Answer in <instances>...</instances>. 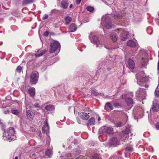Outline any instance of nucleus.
Returning a JSON list of instances; mask_svg holds the SVG:
<instances>
[{
	"label": "nucleus",
	"mask_w": 159,
	"mask_h": 159,
	"mask_svg": "<svg viewBox=\"0 0 159 159\" xmlns=\"http://www.w3.org/2000/svg\"><path fill=\"white\" fill-rule=\"evenodd\" d=\"M116 56H113L112 57H110L108 59L104 61L102 65L99 66L100 70L107 69L109 71L112 69L115 64L116 61Z\"/></svg>",
	"instance_id": "obj_1"
},
{
	"label": "nucleus",
	"mask_w": 159,
	"mask_h": 159,
	"mask_svg": "<svg viewBox=\"0 0 159 159\" xmlns=\"http://www.w3.org/2000/svg\"><path fill=\"white\" fill-rule=\"evenodd\" d=\"M2 129L4 130L3 139L4 140L10 142L16 139L15 131L13 128L10 127L6 130Z\"/></svg>",
	"instance_id": "obj_2"
},
{
	"label": "nucleus",
	"mask_w": 159,
	"mask_h": 159,
	"mask_svg": "<svg viewBox=\"0 0 159 159\" xmlns=\"http://www.w3.org/2000/svg\"><path fill=\"white\" fill-rule=\"evenodd\" d=\"M99 133L106 135L112 134L113 133V128L110 126H103L99 129Z\"/></svg>",
	"instance_id": "obj_3"
},
{
	"label": "nucleus",
	"mask_w": 159,
	"mask_h": 159,
	"mask_svg": "<svg viewBox=\"0 0 159 159\" xmlns=\"http://www.w3.org/2000/svg\"><path fill=\"white\" fill-rule=\"evenodd\" d=\"M136 78L138 80L137 83L139 85L144 86L145 88L148 87V85L145 83L148 81L149 79L148 77H140L139 75L137 74L136 75Z\"/></svg>",
	"instance_id": "obj_4"
},
{
	"label": "nucleus",
	"mask_w": 159,
	"mask_h": 159,
	"mask_svg": "<svg viewBox=\"0 0 159 159\" xmlns=\"http://www.w3.org/2000/svg\"><path fill=\"white\" fill-rule=\"evenodd\" d=\"M60 45L58 42L57 41H53L51 43L50 52L51 53H53L57 51L58 53L60 50Z\"/></svg>",
	"instance_id": "obj_5"
},
{
	"label": "nucleus",
	"mask_w": 159,
	"mask_h": 159,
	"mask_svg": "<svg viewBox=\"0 0 159 159\" xmlns=\"http://www.w3.org/2000/svg\"><path fill=\"white\" fill-rule=\"evenodd\" d=\"M92 34V33H90L89 36V38L91 42L96 45V47L101 48L102 46L101 44H100L98 37L95 35H93Z\"/></svg>",
	"instance_id": "obj_6"
},
{
	"label": "nucleus",
	"mask_w": 159,
	"mask_h": 159,
	"mask_svg": "<svg viewBox=\"0 0 159 159\" xmlns=\"http://www.w3.org/2000/svg\"><path fill=\"white\" fill-rule=\"evenodd\" d=\"M101 24L104 25L105 28L111 29V19L108 16H103L102 18Z\"/></svg>",
	"instance_id": "obj_7"
},
{
	"label": "nucleus",
	"mask_w": 159,
	"mask_h": 159,
	"mask_svg": "<svg viewBox=\"0 0 159 159\" xmlns=\"http://www.w3.org/2000/svg\"><path fill=\"white\" fill-rule=\"evenodd\" d=\"M39 77V74L37 71L32 72L30 76V80L33 84H36L38 81Z\"/></svg>",
	"instance_id": "obj_8"
},
{
	"label": "nucleus",
	"mask_w": 159,
	"mask_h": 159,
	"mask_svg": "<svg viewBox=\"0 0 159 159\" xmlns=\"http://www.w3.org/2000/svg\"><path fill=\"white\" fill-rule=\"evenodd\" d=\"M146 93L144 88H140L136 93V95L142 100L144 99L146 97Z\"/></svg>",
	"instance_id": "obj_9"
},
{
	"label": "nucleus",
	"mask_w": 159,
	"mask_h": 159,
	"mask_svg": "<svg viewBox=\"0 0 159 159\" xmlns=\"http://www.w3.org/2000/svg\"><path fill=\"white\" fill-rule=\"evenodd\" d=\"M120 31L121 32V34H120V37L121 40L122 41H125L127 39H128V33H129L121 29H118L117 30V31Z\"/></svg>",
	"instance_id": "obj_10"
},
{
	"label": "nucleus",
	"mask_w": 159,
	"mask_h": 159,
	"mask_svg": "<svg viewBox=\"0 0 159 159\" xmlns=\"http://www.w3.org/2000/svg\"><path fill=\"white\" fill-rule=\"evenodd\" d=\"M44 124L42 128V132L44 134H47L49 133V126L48 122V119H46L44 121Z\"/></svg>",
	"instance_id": "obj_11"
},
{
	"label": "nucleus",
	"mask_w": 159,
	"mask_h": 159,
	"mask_svg": "<svg viewBox=\"0 0 159 159\" xmlns=\"http://www.w3.org/2000/svg\"><path fill=\"white\" fill-rule=\"evenodd\" d=\"M130 132V130L129 128H126L125 131L123 132L121 134L122 139L123 140H126L128 139L129 133Z\"/></svg>",
	"instance_id": "obj_12"
},
{
	"label": "nucleus",
	"mask_w": 159,
	"mask_h": 159,
	"mask_svg": "<svg viewBox=\"0 0 159 159\" xmlns=\"http://www.w3.org/2000/svg\"><path fill=\"white\" fill-rule=\"evenodd\" d=\"M109 144L113 146H116L119 144L118 139L116 137L111 138L109 142Z\"/></svg>",
	"instance_id": "obj_13"
},
{
	"label": "nucleus",
	"mask_w": 159,
	"mask_h": 159,
	"mask_svg": "<svg viewBox=\"0 0 159 159\" xmlns=\"http://www.w3.org/2000/svg\"><path fill=\"white\" fill-rule=\"evenodd\" d=\"M151 109L154 112H157L159 111V104L157 103L156 101L153 102Z\"/></svg>",
	"instance_id": "obj_14"
},
{
	"label": "nucleus",
	"mask_w": 159,
	"mask_h": 159,
	"mask_svg": "<svg viewBox=\"0 0 159 159\" xmlns=\"http://www.w3.org/2000/svg\"><path fill=\"white\" fill-rule=\"evenodd\" d=\"M135 40V41L131 40H129L127 43V45L133 48H135L137 47H138V43L137 41Z\"/></svg>",
	"instance_id": "obj_15"
},
{
	"label": "nucleus",
	"mask_w": 159,
	"mask_h": 159,
	"mask_svg": "<svg viewBox=\"0 0 159 159\" xmlns=\"http://www.w3.org/2000/svg\"><path fill=\"white\" fill-rule=\"evenodd\" d=\"M78 115L81 118L84 120H87L89 118V115L86 112H79Z\"/></svg>",
	"instance_id": "obj_16"
},
{
	"label": "nucleus",
	"mask_w": 159,
	"mask_h": 159,
	"mask_svg": "<svg viewBox=\"0 0 159 159\" xmlns=\"http://www.w3.org/2000/svg\"><path fill=\"white\" fill-rule=\"evenodd\" d=\"M110 37L111 40L113 42H116L118 39V36L115 31L112 32L110 35Z\"/></svg>",
	"instance_id": "obj_17"
},
{
	"label": "nucleus",
	"mask_w": 159,
	"mask_h": 159,
	"mask_svg": "<svg viewBox=\"0 0 159 159\" xmlns=\"http://www.w3.org/2000/svg\"><path fill=\"white\" fill-rule=\"evenodd\" d=\"M26 115L28 119L30 120H33L34 116V113L31 110H28L27 111Z\"/></svg>",
	"instance_id": "obj_18"
},
{
	"label": "nucleus",
	"mask_w": 159,
	"mask_h": 159,
	"mask_svg": "<svg viewBox=\"0 0 159 159\" xmlns=\"http://www.w3.org/2000/svg\"><path fill=\"white\" fill-rule=\"evenodd\" d=\"M127 66L130 69H134L135 66V63L134 61L130 59H129Z\"/></svg>",
	"instance_id": "obj_19"
},
{
	"label": "nucleus",
	"mask_w": 159,
	"mask_h": 159,
	"mask_svg": "<svg viewBox=\"0 0 159 159\" xmlns=\"http://www.w3.org/2000/svg\"><path fill=\"white\" fill-rule=\"evenodd\" d=\"M80 153V150L79 148H77L73 151V155L71 154H68V156H69V155H70V158H71V159H72L76 156L79 155Z\"/></svg>",
	"instance_id": "obj_20"
},
{
	"label": "nucleus",
	"mask_w": 159,
	"mask_h": 159,
	"mask_svg": "<svg viewBox=\"0 0 159 159\" xmlns=\"http://www.w3.org/2000/svg\"><path fill=\"white\" fill-rule=\"evenodd\" d=\"M125 102L127 105L131 108L133 105V99L130 98H128L125 99Z\"/></svg>",
	"instance_id": "obj_21"
},
{
	"label": "nucleus",
	"mask_w": 159,
	"mask_h": 159,
	"mask_svg": "<svg viewBox=\"0 0 159 159\" xmlns=\"http://www.w3.org/2000/svg\"><path fill=\"white\" fill-rule=\"evenodd\" d=\"M76 143V140H75L73 138L71 137L70 138L68 141L67 142L68 144L70 145L68 147V148L69 149L70 148V146H72L73 145H75Z\"/></svg>",
	"instance_id": "obj_22"
},
{
	"label": "nucleus",
	"mask_w": 159,
	"mask_h": 159,
	"mask_svg": "<svg viewBox=\"0 0 159 159\" xmlns=\"http://www.w3.org/2000/svg\"><path fill=\"white\" fill-rule=\"evenodd\" d=\"M104 109L107 111H109L113 110V107L110 102H108L106 104Z\"/></svg>",
	"instance_id": "obj_23"
},
{
	"label": "nucleus",
	"mask_w": 159,
	"mask_h": 159,
	"mask_svg": "<svg viewBox=\"0 0 159 159\" xmlns=\"http://www.w3.org/2000/svg\"><path fill=\"white\" fill-rule=\"evenodd\" d=\"M68 0H62L61 2V6L64 9H66L68 7Z\"/></svg>",
	"instance_id": "obj_24"
},
{
	"label": "nucleus",
	"mask_w": 159,
	"mask_h": 159,
	"mask_svg": "<svg viewBox=\"0 0 159 159\" xmlns=\"http://www.w3.org/2000/svg\"><path fill=\"white\" fill-rule=\"evenodd\" d=\"M55 107L54 105L52 104H50L47 105L45 107L46 110L48 111H53L54 110Z\"/></svg>",
	"instance_id": "obj_25"
},
{
	"label": "nucleus",
	"mask_w": 159,
	"mask_h": 159,
	"mask_svg": "<svg viewBox=\"0 0 159 159\" xmlns=\"http://www.w3.org/2000/svg\"><path fill=\"white\" fill-rule=\"evenodd\" d=\"M46 52V50H43L42 51L40 50H38L37 53L35 54V56L36 57H39L42 56L44 54H45Z\"/></svg>",
	"instance_id": "obj_26"
},
{
	"label": "nucleus",
	"mask_w": 159,
	"mask_h": 159,
	"mask_svg": "<svg viewBox=\"0 0 159 159\" xmlns=\"http://www.w3.org/2000/svg\"><path fill=\"white\" fill-rule=\"evenodd\" d=\"M28 92L30 95L33 97L35 93V89L34 88H31L28 89Z\"/></svg>",
	"instance_id": "obj_27"
},
{
	"label": "nucleus",
	"mask_w": 159,
	"mask_h": 159,
	"mask_svg": "<svg viewBox=\"0 0 159 159\" xmlns=\"http://www.w3.org/2000/svg\"><path fill=\"white\" fill-rule=\"evenodd\" d=\"M69 29L71 32H74L76 30L77 27L75 24L73 23L70 25Z\"/></svg>",
	"instance_id": "obj_28"
},
{
	"label": "nucleus",
	"mask_w": 159,
	"mask_h": 159,
	"mask_svg": "<svg viewBox=\"0 0 159 159\" xmlns=\"http://www.w3.org/2000/svg\"><path fill=\"white\" fill-rule=\"evenodd\" d=\"M53 154L52 149L50 148L47 150L45 152L46 155L49 157H51Z\"/></svg>",
	"instance_id": "obj_29"
},
{
	"label": "nucleus",
	"mask_w": 159,
	"mask_h": 159,
	"mask_svg": "<svg viewBox=\"0 0 159 159\" xmlns=\"http://www.w3.org/2000/svg\"><path fill=\"white\" fill-rule=\"evenodd\" d=\"M125 13L124 12H117L116 14L115 15V19L120 18L124 15Z\"/></svg>",
	"instance_id": "obj_30"
},
{
	"label": "nucleus",
	"mask_w": 159,
	"mask_h": 159,
	"mask_svg": "<svg viewBox=\"0 0 159 159\" xmlns=\"http://www.w3.org/2000/svg\"><path fill=\"white\" fill-rule=\"evenodd\" d=\"M148 60L147 58H142L141 63L143 67H145L148 63Z\"/></svg>",
	"instance_id": "obj_31"
},
{
	"label": "nucleus",
	"mask_w": 159,
	"mask_h": 159,
	"mask_svg": "<svg viewBox=\"0 0 159 159\" xmlns=\"http://www.w3.org/2000/svg\"><path fill=\"white\" fill-rule=\"evenodd\" d=\"M11 113L17 116L20 113V111L14 108H12L11 110Z\"/></svg>",
	"instance_id": "obj_32"
},
{
	"label": "nucleus",
	"mask_w": 159,
	"mask_h": 159,
	"mask_svg": "<svg viewBox=\"0 0 159 159\" xmlns=\"http://www.w3.org/2000/svg\"><path fill=\"white\" fill-rule=\"evenodd\" d=\"M95 122V118L92 117L88 121V125H94Z\"/></svg>",
	"instance_id": "obj_33"
},
{
	"label": "nucleus",
	"mask_w": 159,
	"mask_h": 159,
	"mask_svg": "<svg viewBox=\"0 0 159 159\" xmlns=\"http://www.w3.org/2000/svg\"><path fill=\"white\" fill-rule=\"evenodd\" d=\"M65 20L66 21L65 24L66 25L69 24L72 20V18L70 17L67 16L65 18Z\"/></svg>",
	"instance_id": "obj_34"
},
{
	"label": "nucleus",
	"mask_w": 159,
	"mask_h": 159,
	"mask_svg": "<svg viewBox=\"0 0 159 159\" xmlns=\"http://www.w3.org/2000/svg\"><path fill=\"white\" fill-rule=\"evenodd\" d=\"M34 2L33 0H25L23 1L22 4L24 5L32 3Z\"/></svg>",
	"instance_id": "obj_35"
},
{
	"label": "nucleus",
	"mask_w": 159,
	"mask_h": 159,
	"mask_svg": "<svg viewBox=\"0 0 159 159\" xmlns=\"http://www.w3.org/2000/svg\"><path fill=\"white\" fill-rule=\"evenodd\" d=\"M93 159H98L100 157V155L97 153L94 154L92 156Z\"/></svg>",
	"instance_id": "obj_36"
},
{
	"label": "nucleus",
	"mask_w": 159,
	"mask_h": 159,
	"mask_svg": "<svg viewBox=\"0 0 159 159\" xmlns=\"http://www.w3.org/2000/svg\"><path fill=\"white\" fill-rule=\"evenodd\" d=\"M86 9L88 11H89L90 12H92L94 10V8L92 7H86Z\"/></svg>",
	"instance_id": "obj_37"
},
{
	"label": "nucleus",
	"mask_w": 159,
	"mask_h": 159,
	"mask_svg": "<svg viewBox=\"0 0 159 159\" xmlns=\"http://www.w3.org/2000/svg\"><path fill=\"white\" fill-rule=\"evenodd\" d=\"M124 123L121 122H119L117 123L116 126L117 127H121L124 125Z\"/></svg>",
	"instance_id": "obj_38"
},
{
	"label": "nucleus",
	"mask_w": 159,
	"mask_h": 159,
	"mask_svg": "<svg viewBox=\"0 0 159 159\" xmlns=\"http://www.w3.org/2000/svg\"><path fill=\"white\" fill-rule=\"evenodd\" d=\"M125 150L126 151L131 152L133 151V148L131 147H127L125 148Z\"/></svg>",
	"instance_id": "obj_39"
},
{
	"label": "nucleus",
	"mask_w": 159,
	"mask_h": 159,
	"mask_svg": "<svg viewBox=\"0 0 159 159\" xmlns=\"http://www.w3.org/2000/svg\"><path fill=\"white\" fill-rule=\"evenodd\" d=\"M91 93L93 95L97 96L98 95V93L95 91L94 90H91Z\"/></svg>",
	"instance_id": "obj_40"
},
{
	"label": "nucleus",
	"mask_w": 159,
	"mask_h": 159,
	"mask_svg": "<svg viewBox=\"0 0 159 159\" xmlns=\"http://www.w3.org/2000/svg\"><path fill=\"white\" fill-rule=\"evenodd\" d=\"M157 87L156 88L155 91V94L158 97H159V90H157Z\"/></svg>",
	"instance_id": "obj_41"
},
{
	"label": "nucleus",
	"mask_w": 159,
	"mask_h": 159,
	"mask_svg": "<svg viewBox=\"0 0 159 159\" xmlns=\"http://www.w3.org/2000/svg\"><path fill=\"white\" fill-rule=\"evenodd\" d=\"M34 106L35 108H39L40 104L39 102L35 103L34 104Z\"/></svg>",
	"instance_id": "obj_42"
},
{
	"label": "nucleus",
	"mask_w": 159,
	"mask_h": 159,
	"mask_svg": "<svg viewBox=\"0 0 159 159\" xmlns=\"http://www.w3.org/2000/svg\"><path fill=\"white\" fill-rule=\"evenodd\" d=\"M22 67L21 66H19L18 67L16 70L18 72H20L22 70Z\"/></svg>",
	"instance_id": "obj_43"
},
{
	"label": "nucleus",
	"mask_w": 159,
	"mask_h": 159,
	"mask_svg": "<svg viewBox=\"0 0 159 159\" xmlns=\"http://www.w3.org/2000/svg\"><path fill=\"white\" fill-rule=\"evenodd\" d=\"M127 95V94L126 93L122 94L121 96V98L122 99L125 98L126 97Z\"/></svg>",
	"instance_id": "obj_44"
},
{
	"label": "nucleus",
	"mask_w": 159,
	"mask_h": 159,
	"mask_svg": "<svg viewBox=\"0 0 159 159\" xmlns=\"http://www.w3.org/2000/svg\"><path fill=\"white\" fill-rule=\"evenodd\" d=\"M89 19L88 18H84L83 20V21L84 22H89Z\"/></svg>",
	"instance_id": "obj_45"
},
{
	"label": "nucleus",
	"mask_w": 159,
	"mask_h": 159,
	"mask_svg": "<svg viewBox=\"0 0 159 159\" xmlns=\"http://www.w3.org/2000/svg\"><path fill=\"white\" fill-rule=\"evenodd\" d=\"M156 128L157 130H159V122H157L155 125Z\"/></svg>",
	"instance_id": "obj_46"
},
{
	"label": "nucleus",
	"mask_w": 159,
	"mask_h": 159,
	"mask_svg": "<svg viewBox=\"0 0 159 159\" xmlns=\"http://www.w3.org/2000/svg\"><path fill=\"white\" fill-rule=\"evenodd\" d=\"M48 16L47 14H45L43 17V19L45 20L48 18Z\"/></svg>",
	"instance_id": "obj_47"
},
{
	"label": "nucleus",
	"mask_w": 159,
	"mask_h": 159,
	"mask_svg": "<svg viewBox=\"0 0 159 159\" xmlns=\"http://www.w3.org/2000/svg\"><path fill=\"white\" fill-rule=\"evenodd\" d=\"M114 105L116 107H118L120 106L119 104L118 103H115L114 104Z\"/></svg>",
	"instance_id": "obj_48"
},
{
	"label": "nucleus",
	"mask_w": 159,
	"mask_h": 159,
	"mask_svg": "<svg viewBox=\"0 0 159 159\" xmlns=\"http://www.w3.org/2000/svg\"><path fill=\"white\" fill-rule=\"evenodd\" d=\"M155 21L157 25L159 26V19H156L155 20Z\"/></svg>",
	"instance_id": "obj_49"
},
{
	"label": "nucleus",
	"mask_w": 159,
	"mask_h": 159,
	"mask_svg": "<svg viewBox=\"0 0 159 159\" xmlns=\"http://www.w3.org/2000/svg\"><path fill=\"white\" fill-rule=\"evenodd\" d=\"M151 30V27H148L147 29V33L149 34H151V33H149V31L150 30Z\"/></svg>",
	"instance_id": "obj_50"
},
{
	"label": "nucleus",
	"mask_w": 159,
	"mask_h": 159,
	"mask_svg": "<svg viewBox=\"0 0 159 159\" xmlns=\"http://www.w3.org/2000/svg\"><path fill=\"white\" fill-rule=\"evenodd\" d=\"M76 120H77V122H78V123H79V124H80L81 123V120H80V119L78 117H77L76 118Z\"/></svg>",
	"instance_id": "obj_51"
},
{
	"label": "nucleus",
	"mask_w": 159,
	"mask_h": 159,
	"mask_svg": "<svg viewBox=\"0 0 159 159\" xmlns=\"http://www.w3.org/2000/svg\"><path fill=\"white\" fill-rule=\"evenodd\" d=\"M48 139V141H47L46 142V144H49L50 143V137L49 136H48V138H47Z\"/></svg>",
	"instance_id": "obj_52"
},
{
	"label": "nucleus",
	"mask_w": 159,
	"mask_h": 159,
	"mask_svg": "<svg viewBox=\"0 0 159 159\" xmlns=\"http://www.w3.org/2000/svg\"><path fill=\"white\" fill-rule=\"evenodd\" d=\"M49 33L48 31H46L44 33V35L45 36H47L48 35Z\"/></svg>",
	"instance_id": "obj_53"
},
{
	"label": "nucleus",
	"mask_w": 159,
	"mask_h": 159,
	"mask_svg": "<svg viewBox=\"0 0 159 159\" xmlns=\"http://www.w3.org/2000/svg\"><path fill=\"white\" fill-rule=\"evenodd\" d=\"M81 0H76V3L77 4H79L80 3Z\"/></svg>",
	"instance_id": "obj_54"
},
{
	"label": "nucleus",
	"mask_w": 159,
	"mask_h": 159,
	"mask_svg": "<svg viewBox=\"0 0 159 159\" xmlns=\"http://www.w3.org/2000/svg\"><path fill=\"white\" fill-rule=\"evenodd\" d=\"M4 113L5 114H8L9 113V111L8 110H7L4 111Z\"/></svg>",
	"instance_id": "obj_55"
},
{
	"label": "nucleus",
	"mask_w": 159,
	"mask_h": 159,
	"mask_svg": "<svg viewBox=\"0 0 159 159\" xmlns=\"http://www.w3.org/2000/svg\"><path fill=\"white\" fill-rule=\"evenodd\" d=\"M144 52V49H142L141 50H140V53L141 52Z\"/></svg>",
	"instance_id": "obj_56"
},
{
	"label": "nucleus",
	"mask_w": 159,
	"mask_h": 159,
	"mask_svg": "<svg viewBox=\"0 0 159 159\" xmlns=\"http://www.w3.org/2000/svg\"><path fill=\"white\" fill-rule=\"evenodd\" d=\"M157 69H158V70L159 71V61H158V63Z\"/></svg>",
	"instance_id": "obj_57"
},
{
	"label": "nucleus",
	"mask_w": 159,
	"mask_h": 159,
	"mask_svg": "<svg viewBox=\"0 0 159 159\" xmlns=\"http://www.w3.org/2000/svg\"><path fill=\"white\" fill-rule=\"evenodd\" d=\"M72 7H73V5H72V4H70V7H70V8H72Z\"/></svg>",
	"instance_id": "obj_58"
},
{
	"label": "nucleus",
	"mask_w": 159,
	"mask_h": 159,
	"mask_svg": "<svg viewBox=\"0 0 159 159\" xmlns=\"http://www.w3.org/2000/svg\"><path fill=\"white\" fill-rule=\"evenodd\" d=\"M100 120H101V118H100V117H99L98 118V121H99Z\"/></svg>",
	"instance_id": "obj_59"
},
{
	"label": "nucleus",
	"mask_w": 159,
	"mask_h": 159,
	"mask_svg": "<svg viewBox=\"0 0 159 159\" xmlns=\"http://www.w3.org/2000/svg\"><path fill=\"white\" fill-rule=\"evenodd\" d=\"M18 158L17 156H16L15 157V159H18Z\"/></svg>",
	"instance_id": "obj_60"
},
{
	"label": "nucleus",
	"mask_w": 159,
	"mask_h": 159,
	"mask_svg": "<svg viewBox=\"0 0 159 159\" xmlns=\"http://www.w3.org/2000/svg\"><path fill=\"white\" fill-rule=\"evenodd\" d=\"M105 47L107 49H108V48L106 47V46L105 45Z\"/></svg>",
	"instance_id": "obj_61"
},
{
	"label": "nucleus",
	"mask_w": 159,
	"mask_h": 159,
	"mask_svg": "<svg viewBox=\"0 0 159 159\" xmlns=\"http://www.w3.org/2000/svg\"><path fill=\"white\" fill-rule=\"evenodd\" d=\"M63 147H64V148H65V145H63Z\"/></svg>",
	"instance_id": "obj_62"
},
{
	"label": "nucleus",
	"mask_w": 159,
	"mask_h": 159,
	"mask_svg": "<svg viewBox=\"0 0 159 159\" xmlns=\"http://www.w3.org/2000/svg\"><path fill=\"white\" fill-rule=\"evenodd\" d=\"M158 43L159 45V40H158Z\"/></svg>",
	"instance_id": "obj_63"
},
{
	"label": "nucleus",
	"mask_w": 159,
	"mask_h": 159,
	"mask_svg": "<svg viewBox=\"0 0 159 159\" xmlns=\"http://www.w3.org/2000/svg\"><path fill=\"white\" fill-rule=\"evenodd\" d=\"M158 53H159V54H158V57H159V51H158Z\"/></svg>",
	"instance_id": "obj_64"
}]
</instances>
